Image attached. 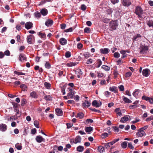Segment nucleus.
<instances>
[{"instance_id":"nucleus-1","label":"nucleus","mask_w":153,"mask_h":153,"mask_svg":"<svg viewBox=\"0 0 153 153\" xmlns=\"http://www.w3.org/2000/svg\"><path fill=\"white\" fill-rule=\"evenodd\" d=\"M148 49V46L145 45L143 43L140 44L139 48V49L140 50V54H142L147 53Z\"/></svg>"},{"instance_id":"nucleus-2","label":"nucleus","mask_w":153,"mask_h":153,"mask_svg":"<svg viewBox=\"0 0 153 153\" xmlns=\"http://www.w3.org/2000/svg\"><path fill=\"white\" fill-rule=\"evenodd\" d=\"M118 26L117 21H112L109 23V27L111 30H113L116 29Z\"/></svg>"},{"instance_id":"nucleus-3","label":"nucleus","mask_w":153,"mask_h":153,"mask_svg":"<svg viewBox=\"0 0 153 153\" xmlns=\"http://www.w3.org/2000/svg\"><path fill=\"white\" fill-rule=\"evenodd\" d=\"M135 13L138 15L139 17L142 18V15L143 14V10L140 6H137L135 10Z\"/></svg>"},{"instance_id":"nucleus-4","label":"nucleus","mask_w":153,"mask_h":153,"mask_svg":"<svg viewBox=\"0 0 153 153\" xmlns=\"http://www.w3.org/2000/svg\"><path fill=\"white\" fill-rule=\"evenodd\" d=\"M34 40L35 37L33 35H30L27 36V42L30 44L32 43V42Z\"/></svg>"},{"instance_id":"nucleus-5","label":"nucleus","mask_w":153,"mask_h":153,"mask_svg":"<svg viewBox=\"0 0 153 153\" xmlns=\"http://www.w3.org/2000/svg\"><path fill=\"white\" fill-rule=\"evenodd\" d=\"M141 36L140 34H137L134 36L133 38V40L134 41H140L141 40Z\"/></svg>"},{"instance_id":"nucleus-6","label":"nucleus","mask_w":153,"mask_h":153,"mask_svg":"<svg viewBox=\"0 0 153 153\" xmlns=\"http://www.w3.org/2000/svg\"><path fill=\"white\" fill-rule=\"evenodd\" d=\"M36 141L39 143H40L42 141L45 142V139L40 135L37 136L36 138Z\"/></svg>"},{"instance_id":"nucleus-7","label":"nucleus","mask_w":153,"mask_h":153,"mask_svg":"<svg viewBox=\"0 0 153 153\" xmlns=\"http://www.w3.org/2000/svg\"><path fill=\"white\" fill-rule=\"evenodd\" d=\"M92 104L93 106L96 107H99L101 105V102L100 103H98L97 100H95L93 101Z\"/></svg>"},{"instance_id":"nucleus-8","label":"nucleus","mask_w":153,"mask_h":153,"mask_svg":"<svg viewBox=\"0 0 153 153\" xmlns=\"http://www.w3.org/2000/svg\"><path fill=\"white\" fill-rule=\"evenodd\" d=\"M30 97L32 98L36 99L38 97V95L36 92L33 91L32 92L30 93Z\"/></svg>"},{"instance_id":"nucleus-9","label":"nucleus","mask_w":153,"mask_h":153,"mask_svg":"<svg viewBox=\"0 0 153 153\" xmlns=\"http://www.w3.org/2000/svg\"><path fill=\"white\" fill-rule=\"evenodd\" d=\"M81 138L79 136H77L75 138V140H73V143L75 144H76L78 143L81 142Z\"/></svg>"},{"instance_id":"nucleus-10","label":"nucleus","mask_w":153,"mask_h":153,"mask_svg":"<svg viewBox=\"0 0 153 153\" xmlns=\"http://www.w3.org/2000/svg\"><path fill=\"white\" fill-rule=\"evenodd\" d=\"M19 60L21 62H22L24 60H26V58L24 54L21 53L20 54L19 56Z\"/></svg>"},{"instance_id":"nucleus-11","label":"nucleus","mask_w":153,"mask_h":153,"mask_svg":"<svg viewBox=\"0 0 153 153\" xmlns=\"http://www.w3.org/2000/svg\"><path fill=\"white\" fill-rule=\"evenodd\" d=\"M33 24L32 23L30 22H27L25 24V27L27 29H30L32 28Z\"/></svg>"},{"instance_id":"nucleus-12","label":"nucleus","mask_w":153,"mask_h":153,"mask_svg":"<svg viewBox=\"0 0 153 153\" xmlns=\"http://www.w3.org/2000/svg\"><path fill=\"white\" fill-rule=\"evenodd\" d=\"M149 70L148 69H145L143 70L142 71V74L143 76H147L149 75Z\"/></svg>"},{"instance_id":"nucleus-13","label":"nucleus","mask_w":153,"mask_h":153,"mask_svg":"<svg viewBox=\"0 0 153 153\" xmlns=\"http://www.w3.org/2000/svg\"><path fill=\"white\" fill-rule=\"evenodd\" d=\"M7 128V126L5 124H2L0 125V130L2 131H5Z\"/></svg>"},{"instance_id":"nucleus-14","label":"nucleus","mask_w":153,"mask_h":153,"mask_svg":"<svg viewBox=\"0 0 153 153\" xmlns=\"http://www.w3.org/2000/svg\"><path fill=\"white\" fill-rule=\"evenodd\" d=\"M109 49L107 48H102L100 49V52L102 53L107 54L109 51Z\"/></svg>"},{"instance_id":"nucleus-15","label":"nucleus","mask_w":153,"mask_h":153,"mask_svg":"<svg viewBox=\"0 0 153 153\" xmlns=\"http://www.w3.org/2000/svg\"><path fill=\"white\" fill-rule=\"evenodd\" d=\"M136 135L139 137H142L144 135H146V134L144 131H142L139 129Z\"/></svg>"},{"instance_id":"nucleus-16","label":"nucleus","mask_w":153,"mask_h":153,"mask_svg":"<svg viewBox=\"0 0 153 153\" xmlns=\"http://www.w3.org/2000/svg\"><path fill=\"white\" fill-rule=\"evenodd\" d=\"M91 105V103L88 101L85 100L82 103V105L84 108L89 107Z\"/></svg>"},{"instance_id":"nucleus-17","label":"nucleus","mask_w":153,"mask_h":153,"mask_svg":"<svg viewBox=\"0 0 153 153\" xmlns=\"http://www.w3.org/2000/svg\"><path fill=\"white\" fill-rule=\"evenodd\" d=\"M122 3L123 5L126 6H128L131 4V3L129 0H123Z\"/></svg>"},{"instance_id":"nucleus-18","label":"nucleus","mask_w":153,"mask_h":153,"mask_svg":"<svg viewBox=\"0 0 153 153\" xmlns=\"http://www.w3.org/2000/svg\"><path fill=\"white\" fill-rule=\"evenodd\" d=\"M74 93L71 88L70 90V92L68 94L67 96L68 97V98L72 99L73 97Z\"/></svg>"},{"instance_id":"nucleus-19","label":"nucleus","mask_w":153,"mask_h":153,"mask_svg":"<svg viewBox=\"0 0 153 153\" xmlns=\"http://www.w3.org/2000/svg\"><path fill=\"white\" fill-rule=\"evenodd\" d=\"M60 42L62 45H66L67 42L66 39L63 38H61L60 40Z\"/></svg>"},{"instance_id":"nucleus-20","label":"nucleus","mask_w":153,"mask_h":153,"mask_svg":"<svg viewBox=\"0 0 153 153\" xmlns=\"http://www.w3.org/2000/svg\"><path fill=\"white\" fill-rule=\"evenodd\" d=\"M53 23V21L52 20L48 19L45 22V24L46 26H51L52 25Z\"/></svg>"},{"instance_id":"nucleus-21","label":"nucleus","mask_w":153,"mask_h":153,"mask_svg":"<svg viewBox=\"0 0 153 153\" xmlns=\"http://www.w3.org/2000/svg\"><path fill=\"white\" fill-rule=\"evenodd\" d=\"M48 12L47 10L45 8L42 9L40 11V13L44 16L47 15L48 14Z\"/></svg>"},{"instance_id":"nucleus-22","label":"nucleus","mask_w":153,"mask_h":153,"mask_svg":"<svg viewBox=\"0 0 153 153\" xmlns=\"http://www.w3.org/2000/svg\"><path fill=\"white\" fill-rule=\"evenodd\" d=\"M129 120L128 117L124 116L121 118L120 120V122L124 123Z\"/></svg>"},{"instance_id":"nucleus-23","label":"nucleus","mask_w":153,"mask_h":153,"mask_svg":"<svg viewBox=\"0 0 153 153\" xmlns=\"http://www.w3.org/2000/svg\"><path fill=\"white\" fill-rule=\"evenodd\" d=\"M85 131L86 132L89 133L93 130V128L91 126L85 128Z\"/></svg>"},{"instance_id":"nucleus-24","label":"nucleus","mask_w":153,"mask_h":153,"mask_svg":"<svg viewBox=\"0 0 153 153\" xmlns=\"http://www.w3.org/2000/svg\"><path fill=\"white\" fill-rule=\"evenodd\" d=\"M102 68L104 69L105 71H108L110 70V67L106 65H103L102 66Z\"/></svg>"},{"instance_id":"nucleus-25","label":"nucleus","mask_w":153,"mask_h":153,"mask_svg":"<svg viewBox=\"0 0 153 153\" xmlns=\"http://www.w3.org/2000/svg\"><path fill=\"white\" fill-rule=\"evenodd\" d=\"M84 148L83 146H79L77 148V150L79 152H82L84 150Z\"/></svg>"},{"instance_id":"nucleus-26","label":"nucleus","mask_w":153,"mask_h":153,"mask_svg":"<svg viewBox=\"0 0 153 153\" xmlns=\"http://www.w3.org/2000/svg\"><path fill=\"white\" fill-rule=\"evenodd\" d=\"M55 111L57 114H62L63 111L62 110L59 108H56Z\"/></svg>"},{"instance_id":"nucleus-27","label":"nucleus","mask_w":153,"mask_h":153,"mask_svg":"<svg viewBox=\"0 0 153 153\" xmlns=\"http://www.w3.org/2000/svg\"><path fill=\"white\" fill-rule=\"evenodd\" d=\"M77 63L76 62H71L70 63H68L67 64V65L68 67H72L73 66H74L75 65H76Z\"/></svg>"},{"instance_id":"nucleus-28","label":"nucleus","mask_w":153,"mask_h":153,"mask_svg":"<svg viewBox=\"0 0 153 153\" xmlns=\"http://www.w3.org/2000/svg\"><path fill=\"white\" fill-rule=\"evenodd\" d=\"M123 100L126 103H129L132 102L130 100L124 97H123Z\"/></svg>"},{"instance_id":"nucleus-29","label":"nucleus","mask_w":153,"mask_h":153,"mask_svg":"<svg viewBox=\"0 0 153 153\" xmlns=\"http://www.w3.org/2000/svg\"><path fill=\"white\" fill-rule=\"evenodd\" d=\"M147 24L149 27H153V21L149 20L147 22Z\"/></svg>"},{"instance_id":"nucleus-30","label":"nucleus","mask_w":153,"mask_h":153,"mask_svg":"<svg viewBox=\"0 0 153 153\" xmlns=\"http://www.w3.org/2000/svg\"><path fill=\"white\" fill-rule=\"evenodd\" d=\"M127 142H124L121 143L122 147L123 149H125L126 148L127 146Z\"/></svg>"},{"instance_id":"nucleus-31","label":"nucleus","mask_w":153,"mask_h":153,"mask_svg":"<svg viewBox=\"0 0 153 153\" xmlns=\"http://www.w3.org/2000/svg\"><path fill=\"white\" fill-rule=\"evenodd\" d=\"M97 64H98L97 66V68H98L100 67L102 65V61L100 59H98L97 60Z\"/></svg>"},{"instance_id":"nucleus-32","label":"nucleus","mask_w":153,"mask_h":153,"mask_svg":"<svg viewBox=\"0 0 153 153\" xmlns=\"http://www.w3.org/2000/svg\"><path fill=\"white\" fill-rule=\"evenodd\" d=\"M44 85L46 88L48 89H50L51 86V84L47 82L44 83Z\"/></svg>"},{"instance_id":"nucleus-33","label":"nucleus","mask_w":153,"mask_h":153,"mask_svg":"<svg viewBox=\"0 0 153 153\" xmlns=\"http://www.w3.org/2000/svg\"><path fill=\"white\" fill-rule=\"evenodd\" d=\"M139 91L140 90H136L133 93V95L135 97H136L138 95V94L139 93Z\"/></svg>"},{"instance_id":"nucleus-34","label":"nucleus","mask_w":153,"mask_h":153,"mask_svg":"<svg viewBox=\"0 0 153 153\" xmlns=\"http://www.w3.org/2000/svg\"><path fill=\"white\" fill-rule=\"evenodd\" d=\"M26 103V100L24 98L22 99L21 101V105L22 106H23Z\"/></svg>"},{"instance_id":"nucleus-35","label":"nucleus","mask_w":153,"mask_h":153,"mask_svg":"<svg viewBox=\"0 0 153 153\" xmlns=\"http://www.w3.org/2000/svg\"><path fill=\"white\" fill-rule=\"evenodd\" d=\"M45 66L46 68L48 69H50L51 67L50 64L47 62H46L45 64Z\"/></svg>"},{"instance_id":"nucleus-36","label":"nucleus","mask_w":153,"mask_h":153,"mask_svg":"<svg viewBox=\"0 0 153 153\" xmlns=\"http://www.w3.org/2000/svg\"><path fill=\"white\" fill-rule=\"evenodd\" d=\"M83 56L86 58H88L90 56V54L88 52H85L83 54Z\"/></svg>"},{"instance_id":"nucleus-37","label":"nucleus","mask_w":153,"mask_h":153,"mask_svg":"<svg viewBox=\"0 0 153 153\" xmlns=\"http://www.w3.org/2000/svg\"><path fill=\"white\" fill-rule=\"evenodd\" d=\"M14 73L15 74L18 75H25V73L21 72H18L16 71H14Z\"/></svg>"},{"instance_id":"nucleus-38","label":"nucleus","mask_w":153,"mask_h":153,"mask_svg":"<svg viewBox=\"0 0 153 153\" xmlns=\"http://www.w3.org/2000/svg\"><path fill=\"white\" fill-rule=\"evenodd\" d=\"M39 122L37 120H35L34 122V124L35 126L37 128H39Z\"/></svg>"},{"instance_id":"nucleus-39","label":"nucleus","mask_w":153,"mask_h":153,"mask_svg":"<svg viewBox=\"0 0 153 153\" xmlns=\"http://www.w3.org/2000/svg\"><path fill=\"white\" fill-rule=\"evenodd\" d=\"M65 56L67 58L70 57L71 56V53L69 51H67L65 53Z\"/></svg>"},{"instance_id":"nucleus-40","label":"nucleus","mask_w":153,"mask_h":153,"mask_svg":"<svg viewBox=\"0 0 153 153\" xmlns=\"http://www.w3.org/2000/svg\"><path fill=\"white\" fill-rule=\"evenodd\" d=\"M114 57L118 58L120 56V54L118 52H116L114 54Z\"/></svg>"},{"instance_id":"nucleus-41","label":"nucleus","mask_w":153,"mask_h":153,"mask_svg":"<svg viewBox=\"0 0 153 153\" xmlns=\"http://www.w3.org/2000/svg\"><path fill=\"white\" fill-rule=\"evenodd\" d=\"M15 147L18 150H21L22 149V146L19 145V143H17L15 145Z\"/></svg>"},{"instance_id":"nucleus-42","label":"nucleus","mask_w":153,"mask_h":153,"mask_svg":"<svg viewBox=\"0 0 153 153\" xmlns=\"http://www.w3.org/2000/svg\"><path fill=\"white\" fill-rule=\"evenodd\" d=\"M35 16L36 17L39 18L41 17V15L40 13L38 12H36L34 13Z\"/></svg>"},{"instance_id":"nucleus-43","label":"nucleus","mask_w":153,"mask_h":153,"mask_svg":"<svg viewBox=\"0 0 153 153\" xmlns=\"http://www.w3.org/2000/svg\"><path fill=\"white\" fill-rule=\"evenodd\" d=\"M152 120H153V115H151L150 117L147 118L146 119V121L147 122H148Z\"/></svg>"},{"instance_id":"nucleus-44","label":"nucleus","mask_w":153,"mask_h":153,"mask_svg":"<svg viewBox=\"0 0 153 153\" xmlns=\"http://www.w3.org/2000/svg\"><path fill=\"white\" fill-rule=\"evenodd\" d=\"M75 72L76 74H79L81 75H82V72L81 70L80 69L77 70Z\"/></svg>"},{"instance_id":"nucleus-45","label":"nucleus","mask_w":153,"mask_h":153,"mask_svg":"<svg viewBox=\"0 0 153 153\" xmlns=\"http://www.w3.org/2000/svg\"><path fill=\"white\" fill-rule=\"evenodd\" d=\"M90 31V28L89 27H85L84 30V32L86 33H89Z\"/></svg>"},{"instance_id":"nucleus-46","label":"nucleus","mask_w":153,"mask_h":153,"mask_svg":"<svg viewBox=\"0 0 153 153\" xmlns=\"http://www.w3.org/2000/svg\"><path fill=\"white\" fill-rule=\"evenodd\" d=\"M113 128L114 129V131L116 132H118L119 129L118 127L116 126H114L113 127Z\"/></svg>"},{"instance_id":"nucleus-47","label":"nucleus","mask_w":153,"mask_h":153,"mask_svg":"<svg viewBox=\"0 0 153 153\" xmlns=\"http://www.w3.org/2000/svg\"><path fill=\"white\" fill-rule=\"evenodd\" d=\"M38 35L42 38H44L45 36V34L42 33L41 32H39L38 33Z\"/></svg>"},{"instance_id":"nucleus-48","label":"nucleus","mask_w":153,"mask_h":153,"mask_svg":"<svg viewBox=\"0 0 153 153\" xmlns=\"http://www.w3.org/2000/svg\"><path fill=\"white\" fill-rule=\"evenodd\" d=\"M66 125L67 126V128H69L73 126V124L71 123H66Z\"/></svg>"},{"instance_id":"nucleus-49","label":"nucleus","mask_w":153,"mask_h":153,"mask_svg":"<svg viewBox=\"0 0 153 153\" xmlns=\"http://www.w3.org/2000/svg\"><path fill=\"white\" fill-rule=\"evenodd\" d=\"M81 9L82 10H85L86 8V6L85 4H82L81 6Z\"/></svg>"},{"instance_id":"nucleus-50","label":"nucleus","mask_w":153,"mask_h":153,"mask_svg":"<svg viewBox=\"0 0 153 153\" xmlns=\"http://www.w3.org/2000/svg\"><path fill=\"white\" fill-rule=\"evenodd\" d=\"M128 147L132 149H134V147L132 145L131 143H128Z\"/></svg>"},{"instance_id":"nucleus-51","label":"nucleus","mask_w":153,"mask_h":153,"mask_svg":"<svg viewBox=\"0 0 153 153\" xmlns=\"http://www.w3.org/2000/svg\"><path fill=\"white\" fill-rule=\"evenodd\" d=\"M116 88L114 87H110L109 88V90L110 91H114V92H115Z\"/></svg>"},{"instance_id":"nucleus-52","label":"nucleus","mask_w":153,"mask_h":153,"mask_svg":"<svg viewBox=\"0 0 153 153\" xmlns=\"http://www.w3.org/2000/svg\"><path fill=\"white\" fill-rule=\"evenodd\" d=\"M92 59H90L87 60L86 63L87 64H90L92 63Z\"/></svg>"},{"instance_id":"nucleus-53","label":"nucleus","mask_w":153,"mask_h":153,"mask_svg":"<svg viewBox=\"0 0 153 153\" xmlns=\"http://www.w3.org/2000/svg\"><path fill=\"white\" fill-rule=\"evenodd\" d=\"M118 74V73L116 70H114V76L115 77H116Z\"/></svg>"},{"instance_id":"nucleus-54","label":"nucleus","mask_w":153,"mask_h":153,"mask_svg":"<svg viewBox=\"0 0 153 153\" xmlns=\"http://www.w3.org/2000/svg\"><path fill=\"white\" fill-rule=\"evenodd\" d=\"M51 96L49 95L46 96L44 97V99L46 100H51Z\"/></svg>"},{"instance_id":"nucleus-55","label":"nucleus","mask_w":153,"mask_h":153,"mask_svg":"<svg viewBox=\"0 0 153 153\" xmlns=\"http://www.w3.org/2000/svg\"><path fill=\"white\" fill-rule=\"evenodd\" d=\"M93 122V120L91 119H87L86 120V123L87 124L89 123H92Z\"/></svg>"},{"instance_id":"nucleus-56","label":"nucleus","mask_w":153,"mask_h":153,"mask_svg":"<svg viewBox=\"0 0 153 153\" xmlns=\"http://www.w3.org/2000/svg\"><path fill=\"white\" fill-rule=\"evenodd\" d=\"M120 110L119 108H117L115 109V111L117 115H120Z\"/></svg>"},{"instance_id":"nucleus-57","label":"nucleus","mask_w":153,"mask_h":153,"mask_svg":"<svg viewBox=\"0 0 153 153\" xmlns=\"http://www.w3.org/2000/svg\"><path fill=\"white\" fill-rule=\"evenodd\" d=\"M20 87L22 89H24V90L27 88V86L25 84H22L21 85Z\"/></svg>"},{"instance_id":"nucleus-58","label":"nucleus","mask_w":153,"mask_h":153,"mask_svg":"<svg viewBox=\"0 0 153 153\" xmlns=\"http://www.w3.org/2000/svg\"><path fill=\"white\" fill-rule=\"evenodd\" d=\"M111 2L114 4L118 3L119 1V0H111Z\"/></svg>"},{"instance_id":"nucleus-59","label":"nucleus","mask_w":153,"mask_h":153,"mask_svg":"<svg viewBox=\"0 0 153 153\" xmlns=\"http://www.w3.org/2000/svg\"><path fill=\"white\" fill-rule=\"evenodd\" d=\"M131 73L130 72H128L126 74L125 76L126 77H128L131 75Z\"/></svg>"},{"instance_id":"nucleus-60","label":"nucleus","mask_w":153,"mask_h":153,"mask_svg":"<svg viewBox=\"0 0 153 153\" xmlns=\"http://www.w3.org/2000/svg\"><path fill=\"white\" fill-rule=\"evenodd\" d=\"M148 126H144V127L140 128L139 129L140 130H141V131H144L143 130H145L146 129V128H148Z\"/></svg>"},{"instance_id":"nucleus-61","label":"nucleus","mask_w":153,"mask_h":153,"mask_svg":"<svg viewBox=\"0 0 153 153\" xmlns=\"http://www.w3.org/2000/svg\"><path fill=\"white\" fill-rule=\"evenodd\" d=\"M82 45L81 43H79L77 45V47L78 49H81L82 47Z\"/></svg>"},{"instance_id":"nucleus-62","label":"nucleus","mask_w":153,"mask_h":153,"mask_svg":"<svg viewBox=\"0 0 153 153\" xmlns=\"http://www.w3.org/2000/svg\"><path fill=\"white\" fill-rule=\"evenodd\" d=\"M120 90L121 91H123L124 90V87L123 85H121L118 87Z\"/></svg>"},{"instance_id":"nucleus-63","label":"nucleus","mask_w":153,"mask_h":153,"mask_svg":"<svg viewBox=\"0 0 153 153\" xmlns=\"http://www.w3.org/2000/svg\"><path fill=\"white\" fill-rule=\"evenodd\" d=\"M120 53L122 55H127L126 54V51H125V50H121L120 51Z\"/></svg>"},{"instance_id":"nucleus-64","label":"nucleus","mask_w":153,"mask_h":153,"mask_svg":"<svg viewBox=\"0 0 153 153\" xmlns=\"http://www.w3.org/2000/svg\"><path fill=\"white\" fill-rule=\"evenodd\" d=\"M108 134L107 133H103L101 135L102 136H103V138H105V137H107L108 136Z\"/></svg>"}]
</instances>
